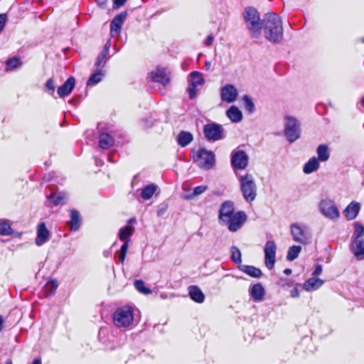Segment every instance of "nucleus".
<instances>
[{
    "mask_svg": "<svg viewBox=\"0 0 364 364\" xmlns=\"http://www.w3.org/2000/svg\"><path fill=\"white\" fill-rule=\"evenodd\" d=\"M262 28L267 40L280 43L283 38V26L281 18L274 13L267 14L262 19Z\"/></svg>",
    "mask_w": 364,
    "mask_h": 364,
    "instance_id": "nucleus-1",
    "label": "nucleus"
},
{
    "mask_svg": "<svg viewBox=\"0 0 364 364\" xmlns=\"http://www.w3.org/2000/svg\"><path fill=\"white\" fill-rule=\"evenodd\" d=\"M114 325L119 328H132L134 326V309L124 306L116 309L112 315Z\"/></svg>",
    "mask_w": 364,
    "mask_h": 364,
    "instance_id": "nucleus-2",
    "label": "nucleus"
},
{
    "mask_svg": "<svg viewBox=\"0 0 364 364\" xmlns=\"http://www.w3.org/2000/svg\"><path fill=\"white\" fill-rule=\"evenodd\" d=\"M240 191L245 201L252 203L257 197V188L254 176L248 173L237 176Z\"/></svg>",
    "mask_w": 364,
    "mask_h": 364,
    "instance_id": "nucleus-3",
    "label": "nucleus"
},
{
    "mask_svg": "<svg viewBox=\"0 0 364 364\" xmlns=\"http://www.w3.org/2000/svg\"><path fill=\"white\" fill-rule=\"evenodd\" d=\"M244 18L252 37L257 38L261 35L262 21H260L257 11L252 8H247L244 12Z\"/></svg>",
    "mask_w": 364,
    "mask_h": 364,
    "instance_id": "nucleus-4",
    "label": "nucleus"
},
{
    "mask_svg": "<svg viewBox=\"0 0 364 364\" xmlns=\"http://www.w3.org/2000/svg\"><path fill=\"white\" fill-rule=\"evenodd\" d=\"M284 133L287 140L292 143L300 137L301 125L298 119L291 115L284 117Z\"/></svg>",
    "mask_w": 364,
    "mask_h": 364,
    "instance_id": "nucleus-5",
    "label": "nucleus"
},
{
    "mask_svg": "<svg viewBox=\"0 0 364 364\" xmlns=\"http://www.w3.org/2000/svg\"><path fill=\"white\" fill-rule=\"evenodd\" d=\"M194 160L200 168L208 170L215 164V154L211 151L200 149L194 155Z\"/></svg>",
    "mask_w": 364,
    "mask_h": 364,
    "instance_id": "nucleus-6",
    "label": "nucleus"
},
{
    "mask_svg": "<svg viewBox=\"0 0 364 364\" xmlns=\"http://www.w3.org/2000/svg\"><path fill=\"white\" fill-rule=\"evenodd\" d=\"M291 233L293 240L304 245L308 244L311 241V234L309 228L301 224L294 223L291 225Z\"/></svg>",
    "mask_w": 364,
    "mask_h": 364,
    "instance_id": "nucleus-7",
    "label": "nucleus"
},
{
    "mask_svg": "<svg viewBox=\"0 0 364 364\" xmlns=\"http://www.w3.org/2000/svg\"><path fill=\"white\" fill-rule=\"evenodd\" d=\"M319 210L323 215L330 220H337L339 216V210L333 200L323 199L319 203Z\"/></svg>",
    "mask_w": 364,
    "mask_h": 364,
    "instance_id": "nucleus-8",
    "label": "nucleus"
},
{
    "mask_svg": "<svg viewBox=\"0 0 364 364\" xmlns=\"http://www.w3.org/2000/svg\"><path fill=\"white\" fill-rule=\"evenodd\" d=\"M203 133L208 141H215L224 138V129L216 123L207 124L203 127Z\"/></svg>",
    "mask_w": 364,
    "mask_h": 364,
    "instance_id": "nucleus-9",
    "label": "nucleus"
},
{
    "mask_svg": "<svg viewBox=\"0 0 364 364\" xmlns=\"http://www.w3.org/2000/svg\"><path fill=\"white\" fill-rule=\"evenodd\" d=\"M277 245L274 240H268L264 247V264L268 269L274 268L276 262Z\"/></svg>",
    "mask_w": 364,
    "mask_h": 364,
    "instance_id": "nucleus-10",
    "label": "nucleus"
},
{
    "mask_svg": "<svg viewBox=\"0 0 364 364\" xmlns=\"http://www.w3.org/2000/svg\"><path fill=\"white\" fill-rule=\"evenodd\" d=\"M190 85L188 87V92L191 99L194 98L197 95V87L205 83L203 75L198 71L192 72L189 75Z\"/></svg>",
    "mask_w": 364,
    "mask_h": 364,
    "instance_id": "nucleus-11",
    "label": "nucleus"
},
{
    "mask_svg": "<svg viewBox=\"0 0 364 364\" xmlns=\"http://www.w3.org/2000/svg\"><path fill=\"white\" fill-rule=\"evenodd\" d=\"M220 96L222 102L230 104L236 101L238 92L235 85L227 84L220 88Z\"/></svg>",
    "mask_w": 364,
    "mask_h": 364,
    "instance_id": "nucleus-12",
    "label": "nucleus"
},
{
    "mask_svg": "<svg viewBox=\"0 0 364 364\" xmlns=\"http://www.w3.org/2000/svg\"><path fill=\"white\" fill-rule=\"evenodd\" d=\"M247 220V215L243 211H238L230 217V221H225L223 224L228 226L231 232L238 230Z\"/></svg>",
    "mask_w": 364,
    "mask_h": 364,
    "instance_id": "nucleus-13",
    "label": "nucleus"
},
{
    "mask_svg": "<svg viewBox=\"0 0 364 364\" xmlns=\"http://www.w3.org/2000/svg\"><path fill=\"white\" fill-rule=\"evenodd\" d=\"M249 157L242 150L234 151L232 153L231 164L234 168L245 169L248 164Z\"/></svg>",
    "mask_w": 364,
    "mask_h": 364,
    "instance_id": "nucleus-14",
    "label": "nucleus"
},
{
    "mask_svg": "<svg viewBox=\"0 0 364 364\" xmlns=\"http://www.w3.org/2000/svg\"><path fill=\"white\" fill-rule=\"evenodd\" d=\"M150 77L154 82L160 83L164 86H166L171 81V73L166 69L161 68H157L154 70L151 73Z\"/></svg>",
    "mask_w": 364,
    "mask_h": 364,
    "instance_id": "nucleus-15",
    "label": "nucleus"
},
{
    "mask_svg": "<svg viewBox=\"0 0 364 364\" xmlns=\"http://www.w3.org/2000/svg\"><path fill=\"white\" fill-rule=\"evenodd\" d=\"M234 205L231 201L224 202L220 207L219 220L220 223H223L225 221H230V217L233 215Z\"/></svg>",
    "mask_w": 364,
    "mask_h": 364,
    "instance_id": "nucleus-16",
    "label": "nucleus"
},
{
    "mask_svg": "<svg viewBox=\"0 0 364 364\" xmlns=\"http://www.w3.org/2000/svg\"><path fill=\"white\" fill-rule=\"evenodd\" d=\"M50 238V232L47 229L44 223H41L37 226V237L36 239V244L38 246H41L48 241Z\"/></svg>",
    "mask_w": 364,
    "mask_h": 364,
    "instance_id": "nucleus-17",
    "label": "nucleus"
},
{
    "mask_svg": "<svg viewBox=\"0 0 364 364\" xmlns=\"http://www.w3.org/2000/svg\"><path fill=\"white\" fill-rule=\"evenodd\" d=\"M127 12H122L117 14L111 22L110 29L111 33H115L118 34L122 28V26L127 18Z\"/></svg>",
    "mask_w": 364,
    "mask_h": 364,
    "instance_id": "nucleus-18",
    "label": "nucleus"
},
{
    "mask_svg": "<svg viewBox=\"0 0 364 364\" xmlns=\"http://www.w3.org/2000/svg\"><path fill=\"white\" fill-rule=\"evenodd\" d=\"M351 250L358 259H364V238L354 239Z\"/></svg>",
    "mask_w": 364,
    "mask_h": 364,
    "instance_id": "nucleus-19",
    "label": "nucleus"
},
{
    "mask_svg": "<svg viewBox=\"0 0 364 364\" xmlns=\"http://www.w3.org/2000/svg\"><path fill=\"white\" fill-rule=\"evenodd\" d=\"M75 84V78L73 77H69L62 86L58 87L57 92L59 97H63L70 94L73 90L74 89Z\"/></svg>",
    "mask_w": 364,
    "mask_h": 364,
    "instance_id": "nucleus-20",
    "label": "nucleus"
},
{
    "mask_svg": "<svg viewBox=\"0 0 364 364\" xmlns=\"http://www.w3.org/2000/svg\"><path fill=\"white\" fill-rule=\"evenodd\" d=\"M68 196L67 194L64 192H60L58 193V195L51 193L48 196V202L47 205L48 206H57L60 204H63Z\"/></svg>",
    "mask_w": 364,
    "mask_h": 364,
    "instance_id": "nucleus-21",
    "label": "nucleus"
},
{
    "mask_svg": "<svg viewBox=\"0 0 364 364\" xmlns=\"http://www.w3.org/2000/svg\"><path fill=\"white\" fill-rule=\"evenodd\" d=\"M323 283V280L312 277L304 283L303 288L307 291H312L318 289Z\"/></svg>",
    "mask_w": 364,
    "mask_h": 364,
    "instance_id": "nucleus-22",
    "label": "nucleus"
},
{
    "mask_svg": "<svg viewBox=\"0 0 364 364\" xmlns=\"http://www.w3.org/2000/svg\"><path fill=\"white\" fill-rule=\"evenodd\" d=\"M250 294L256 301H260L264 296V289L260 283L255 284L250 288Z\"/></svg>",
    "mask_w": 364,
    "mask_h": 364,
    "instance_id": "nucleus-23",
    "label": "nucleus"
},
{
    "mask_svg": "<svg viewBox=\"0 0 364 364\" xmlns=\"http://www.w3.org/2000/svg\"><path fill=\"white\" fill-rule=\"evenodd\" d=\"M360 210V204L358 203H350L343 211L345 217L348 220H353L357 216Z\"/></svg>",
    "mask_w": 364,
    "mask_h": 364,
    "instance_id": "nucleus-24",
    "label": "nucleus"
},
{
    "mask_svg": "<svg viewBox=\"0 0 364 364\" xmlns=\"http://www.w3.org/2000/svg\"><path fill=\"white\" fill-rule=\"evenodd\" d=\"M226 116L234 123L240 122L242 119V113L236 106H231L226 111Z\"/></svg>",
    "mask_w": 364,
    "mask_h": 364,
    "instance_id": "nucleus-25",
    "label": "nucleus"
},
{
    "mask_svg": "<svg viewBox=\"0 0 364 364\" xmlns=\"http://www.w3.org/2000/svg\"><path fill=\"white\" fill-rule=\"evenodd\" d=\"M188 294L191 299L194 301L199 304H201L204 301L205 296L199 287L196 286L189 287Z\"/></svg>",
    "mask_w": 364,
    "mask_h": 364,
    "instance_id": "nucleus-26",
    "label": "nucleus"
},
{
    "mask_svg": "<svg viewBox=\"0 0 364 364\" xmlns=\"http://www.w3.org/2000/svg\"><path fill=\"white\" fill-rule=\"evenodd\" d=\"M319 168L318 160L316 157H311L308 162H306L303 168V171L309 174L318 170Z\"/></svg>",
    "mask_w": 364,
    "mask_h": 364,
    "instance_id": "nucleus-27",
    "label": "nucleus"
},
{
    "mask_svg": "<svg viewBox=\"0 0 364 364\" xmlns=\"http://www.w3.org/2000/svg\"><path fill=\"white\" fill-rule=\"evenodd\" d=\"M135 228L132 225H127L119 229L118 232L119 239L121 241L128 240V239L134 234Z\"/></svg>",
    "mask_w": 364,
    "mask_h": 364,
    "instance_id": "nucleus-28",
    "label": "nucleus"
},
{
    "mask_svg": "<svg viewBox=\"0 0 364 364\" xmlns=\"http://www.w3.org/2000/svg\"><path fill=\"white\" fill-rule=\"evenodd\" d=\"M193 139L192 134L188 132H181L177 136L178 144L184 147L189 144Z\"/></svg>",
    "mask_w": 364,
    "mask_h": 364,
    "instance_id": "nucleus-29",
    "label": "nucleus"
},
{
    "mask_svg": "<svg viewBox=\"0 0 364 364\" xmlns=\"http://www.w3.org/2000/svg\"><path fill=\"white\" fill-rule=\"evenodd\" d=\"M240 269L249 276L255 278H259L262 276V271L254 266L241 265Z\"/></svg>",
    "mask_w": 364,
    "mask_h": 364,
    "instance_id": "nucleus-30",
    "label": "nucleus"
},
{
    "mask_svg": "<svg viewBox=\"0 0 364 364\" xmlns=\"http://www.w3.org/2000/svg\"><path fill=\"white\" fill-rule=\"evenodd\" d=\"M100 146L107 149L114 144V139L108 134L102 133L99 137Z\"/></svg>",
    "mask_w": 364,
    "mask_h": 364,
    "instance_id": "nucleus-31",
    "label": "nucleus"
},
{
    "mask_svg": "<svg viewBox=\"0 0 364 364\" xmlns=\"http://www.w3.org/2000/svg\"><path fill=\"white\" fill-rule=\"evenodd\" d=\"M70 218H71L69 222L70 230L72 231H75L79 228L80 225V213L75 210H72L70 211Z\"/></svg>",
    "mask_w": 364,
    "mask_h": 364,
    "instance_id": "nucleus-32",
    "label": "nucleus"
},
{
    "mask_svg": "<svg viewBox=\"0 0 364 364\" xmlns=\"http://www.w3.org/2000/svg\"><path fill=\"white\" fill-rule=\"evenodd\" d=\"M22 65V62L18 57H13L11 58H9L6 61V71L9 72L11 70H14L19 67H21Z\"/></svg>",
    "mask_w": 364,
    "mask_h": 364,
    "instance_id": "nucleus-33",
    "label": "nucleus"
},
{
    "mask_svg": "<svg viewBox=\"0 0 364 364\" xmlns=\"http://www.w3.org/2000/svg\"><path fill=\"white\" fill-rule=\"evenodd\" d=\"M316 153L318 155V160L321 161H326L329 159L328 149L326 145L321 144L318 146Z\"/></svg>",
    "mask_w": 364,
    "mask_h": 364,
    "instance_id": "nucleus-34",
    "label": "nucleus"
},
{
    "mask_svg": "<svg viewBox=\"0 0 364 364\" xmlns=\"http://www.w3.org/2000/svg\"><path fill=\"white\" fill-rule=\"evenodd\" d=\"M58 287V283L55 279H51L46 282L44 286V291L47 296H50L55 294L57 288Z\"/></svg>",
    "mask_w": 364,
    "mask_h": 364,
    "instance_id": "nucleus-35",
    "label": "nucleus"
},
{
    "mask_svg": "<svg viewBox=\"0 0 364 364\" xmlns=\"http://www.w3.org/2000/svg\"><path fill=\"white\" fill-rule=\"evenodd\" d=\"M11 232V222L6 219H0V235H10Z\"/></svg>",
    "mask_w": 364,
    "mask_h": 364,
    "instance_id": "nucleus-36",
    "label": "nucleus"
},
{
    "mask_svg": "<svg viewBox=\"0 0 364 364\" xmlns=\"http://www.w3.org/2000/svg\"><path fill=\"white\" fill-rule=\"evenodd\" d=\"M156 190V186L154 184H149L145 186L141 193V198L144 200L150 199Z\"/></svg>",
    "mask_w": 364,
    "mask_h": 364,
    "instance_id": "nucleus-37",
    "label": "nucleus"
},
{
    "mask_svg": "<svg viewBox=\"0 0 364 364\" xmlns=\"http://www.w3.org/2000/svg\"><path fill=\"white\" fill-rule=\"evenodd\" d=\"M104 75L102 70H100L97 73L92 74L87 82V86H94L102 80V77Z\"/></svg>",
    "mask_w": 364,
    "mask_h": 364,
    "instance_id": "nucleus-38",
    "label": "nucleus"
},
{
    "mask_svg": "<svg viewBox=\"0 0 364 364\" xmlns=\"http://www.w3.org/2000/svg\"><path fill=\"white\" fill-rule=\"evenodd\" d=\"M301 247L299 245H293L290 247L287 252V259L289 261L294 260L300 253Z\"/></svg>",
    "mask_w": 364,
    "mask_h": 364,
    "instance_id": "nucleus-39",
    "label": "nucleus"
},
{
    "mask_svg": "<svg viewBox=\"0 0 364 364\" xmlns=\"http://www.w3.org/2000/svg\"><path fill=\"white\" fill-rule=\"evenodd\" d=\"M353 237L355 239L364 238V228L360 223H354V233Z\"/></svg>",
    "mask_w": 364,
    "mask_h": 364,
    "instance_id": "nucleus-40",
    "label": "nucleus"
},
{
    "mask_svg": "<svg viewBox=\"0 0 364 364\" xmlns=\"http://www.w3.org/2000/svg\"><path fill=\"white\" fill-rule=\"evenodd\" d=\"M230 252L232 260L236 264H240L242 262V258L240 250L237 247L232 246L230 249Z\"/></svg>",
    "mask_w": 364,
    "mask_h": 364,
    "instance_id": "nucleus-41",
    "label": "nucleus"
},
{
    "mask_svg": "<svg viewBox=\"0 0 364 364\" xmlns=\"http://www.w3.org/2000/svg\"><path fill=\"white\" fill-rule=\"evenodd\" d=\"M134 287L138 291L144 294H149L151 292L148 287H145L144 282L141 280H136L134 282Z\"/></svg>",
    "mask_w": 364,
    "mask_h": 364,
    "instance_id": "nucleus-42",
    "label": "nucleus"
},
{
    "mask_svg": "<svg viewBox=\"0 0 364 364\" xmlns=\"http://www.w3.org/2000/svg\"><path fill=\"white\" fill-rule=\"evenodd\" d=\"M242 100L245 102V107L246 110L249 113H252L255 111V105L250 97H249L248 95H245Z\"/></svg>",
    "mask_w": 364,
    "mask_h": 364,
    "instance_id": "nucleus-43",
    "label": "nucleus"
},
{
    "mask_svg": "<svg viewBox=\"0 0 364 364\" xmlns=\"http://www.w3.org/2000/svg\"><path fill=\"white\" fill-rule=\"evenodd\" d=\"M105 57H106V55L105 54L102 53L98 55V57H97V58L96 60V62H95V66L97 68H102V67H103L105 65Z\"/></svg>",
    "mask_w": 364,
    "mask_h": 364,
    "instance_id": "nucleus-44",
    "label": "nucleus"
},
{
    "mask_svg": "<svg viewBox=\"0 0 364 364\" xmlns=\"http://www.w3.org/2000/svg\"><path fill=\"white\" fill-rule=\"evenodd\" d=\"M46 87L48 90L50 91V95H53L55 92V85L52 79H49L47 80L46 83Z\"/></svg>",
    "mask_w": 364,
    "mask_h": 364,
    "instance_id": "nucleus-45",
    "label": "nucleus"
},
{
    "mask_svg": "<svg viewBox=\"0 0 364 364\" xmlns=\"http://www.w3.org/2000/svg\"><path fill=\"white\" fill-rule=\"evenodd\" d=\"M206 190H207L206 186H199L196 187L193 189V194L195 196H198V195H200V194L204 193Z\"/></svg>",
    "mask_w": 364,
    "mask_h": 364,
    "instance_id": "nucleus-46",
    "label": "nucleus"
},
{
    "mask_svg": "<svg viewBox=\"0 0 364 364\" xmlns=\"http://www.w3.org/2000/svg\"><path fill=\"white\" fill-rule=\"evenodd\" d=\"M322 272V266L321 264H317L315 267V269L312 274V277H316L318 275L321 274Z\"/></svg>",
    "mask_w": 364,
    "mask_h": 364,
    "instance_id": "nucleus-47",
    "label": "nucleus"
},
{
    "mask_svg": "<svg viewBox=\"0 0 364 364\" xmlns=\"http://www.w3.org/2000/svg\"><path fill=\"white\" fill-rule=\"evenodd\" d=\"M6 20V14H0V32L4 28Z\"/></svg>",
    "mask_w": 364,
    "mask_h": 364,
    "instance_id": "nucleus-48",
    "label": "nucleus"
},
{
    "mask_svg": "<svg viewBox=\"0 0 364 364\" xmlns=\"http://www.w3.org/2000/svg\"><path fill=\"white\" fill-rule=\"evenodd\" d=\"M126 1L127 0H114L113 8L115 9H119L126 2Z\"/></svg>",
    "mask_w": 364,
    "mask_h": 364,
    "instance_id": "nucleus-49",
    "label": "nucleus"
},
{
    "mask_svg": "<svg viewBox=\"0 0 364 364\" xmlns=\"http://www.w3.org/2000/svg\"><path fill=\"white\" fill-rule=\"evenodd\" d=\"M117 253L119 262L121 263H124L127 253L121 251H119Z\"/></svg>",
    "mask_w": 364,
    "mask_h": 364,
    "instance_id": "nucleus-50",
    "label": "nucleus"
},
{
    "mask_svg": "<svg viewBox=\"0 0 364 364\" xmlns=\"http://www.w3.org/2000/svg\"><path fill=\"white\" fill-rule=\"evenodd\" d=\"M117 253L119 262L121 263H124L127 253L121 251H119Z\"/></svg>",
    "mask_w": 364,
    "mask_h": 364,
    "instance_id": "nucleus-51",
    "label": "nucleus"
},
{
    "mask_svg": "<svg viewBox=\"0 0 364 364\" xmlns=\"http://www.w3.org/2000/svg\"><path fill=\"white\" fill-rule=\"evenodd\" d=\"M214 40V37L213 35H210L207 37V38L205 41V45L207 46H210L213 44Z\"/></svg>",
    "mask_w": 364,
    "mask_h": 364,
    "instance_id": "nucleus-52",
    "label": "nucleus"
},
{
    "mask_svg": "<svg viewBox=\"0 0 364 364\" xmlns=\"http://www.w3.org/2000/svg\"><path fill=\"white\" fill-rule=\"evenodd\" d=\"M123 242H124V244L121 247V249L119 250V251L127 253L128 247H129V240H125Z\"/></svg>",
    "mask_w": 364,
    "mask_h": 364,
    "instance_id": "nucleus-53",
    "label": "nucleus"
},
{
    "mask_svg": "<svg viewBox=\"0 0 364 364\" xmlns=\"http://www.w3.org/2000/svg\"><path fill=\"white\" fill-rule=\"evenodd\" d=\"M109 47H110V43L109 42H107L105 46H104V49L101 52L102 53L105 54V55H107L108 52H109Z\"/></svg>",
    "mask_w": 364,
    "mask_h": 364,
    "instance_id": "nucleus-54",
    "label": "nucleus"
},
{
    "mask_svg": "<svg viewBox=\"0 0 364 364\" xmlns=\"http://www.w3.org/2000/svg\"><path fill=\"white\" fill-rule=\"evenodd\" d=\"M291 296L292 297H299V290L296 287L294 288L291 291Z\"/></svg>",
    "mask_w": 364,
    "mask_h": 364,
    "instance_id": "nucleus-55",
    "label": "nucleus"
},
{
    "mask_svg": "<svg viewBox=\"0 0 364 364\" xmlns=\"http://www.w3.org/2000/svg\"><path fill=\"white\" fill-rule=\"evenodd\" d=\"M210 67H211L210 62L206 61L205 63V66H204V68L205 69V70H209L210 69Z\"/></svg>",
    "mask_w": 364,
    "mask_h": 364,
    "instance_id": "nucleus-56",
    "label": "nucleus"
},
{
    "mask_svg": "<svg viewBox=\"0 0 364 364\" xmlns=\"http://www.w3.org/2000/svg\"><path fill=\"white\" fill-rule=\"evenodd\" d=\"M3 324H4V319L2 316L0 315V332L1 331L3 328Z\"/></svg>",
    "mask_w": 364,
    "mask_h": 364,
    "instance_id": "nucleus-57",
    "label": "nucleus"
},
{
    "mask_svg": "<svg viewBox=\"0 0 364 364\" xmlns=\"http://www.w3.org/2000/svg\"><path fill=\"white\" fill-rule=\"evenodd\" d=\"M136 223V220L135 218H131L128 221V225H131V224H134Z\"/></svg>",
    "mask_w": 364,
    "mask_h": 364,
    "instance_id": "nucleus-58",
    "label": "nucleus"
},
{
    "mask_svg": "<svg viewBox=\"0 0 364 364\" xmlns=\"http://www.w3.org/2000/svg\"><path fill=\"white\" fill-rule=\"evenodd\" d=\"M32 364H41V360L40 358H36Z\"/></svg>",
    "mask_w": 364,
    "mask_h": 364,
    "instance_id": "nucleus-59",
    "label": "nucleus"
},
{
    "mask_svg": "<svg viewBox=\"0 0 364 364\" xmlns=\"http://www.w3.org/2000/svg\"><path fill=\"white\" fill-rule=\"evenodd\" d=\"M284 273L287 275H289L291 273V270L290 269H285L284 270Z\"/></svg>",
    "mask_w": 364,
    "mask_h": 364,
    "instance_id": "nucleus-60",
    "label": "nucleus"
},
{
    "mask_svg": "<svg viewBox=\"0 0 364 364\" xmlns=\"http://www.w3.org/2000/svg\"><path fill=\"white\" fill-rule=\"evenodd\" d=\"M360 105L364 107V97L361 100V101L360 102Z\"/></svg>",
    "mask_w": 364,
    "mask_h": 364,
    "instance_id": "nucleus-61",
    "label": "nucleus"
},
{
    "mask_svg": "<svg viewBox=\"0 0 364 364\" xmlns=\"http://www.w3.org/2000/svg\"><path fill=\"white\" fill-rule=\"evenodd\" d=\"M6 364H13L11 360H9L6 361Z\"/></svg>",
    "mask_w": 364,
    "mask_h": 364,
    "instance_id": "nucleus-62",
    "label": "nucleus"
},
{
    "mask_svg": "<svg viewBox=\"0 0 364 364\" xmlns=\"http://www.w3.org/2000/svg\"><path fill=\"white\" fill-rule=\"evenodd\" d=\"M108 159H109L110 161L113 162V161L111 159V155H109V156Z\"/></svg>",
    "mask_w": 364,
    "mask_h": 364,
    "instance_id": "nucleus-63",
    "label": "nucleus"
}]
</instances>
